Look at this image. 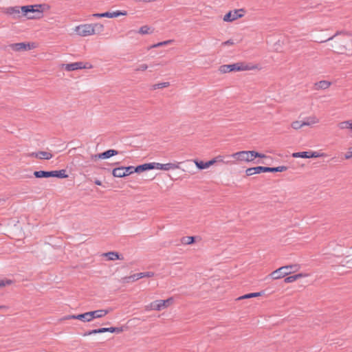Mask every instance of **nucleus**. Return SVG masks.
I'll list each match as a JSON object with an SVG mask.
<instances>
[{"mask_svg":"<svg viewBox=\"0 0 352 352\" xmlns=\"http://www.w3.org/2000/svg\"><path fill=\"white\" fill-rule=\"evenodd\" d=\"M45 4H35L21 6V14L28 19H37L43 16Z\"/></svg>","mask_w":352,"mask_h":352,"instance_id":"obj_1","label":"nucleus"},{"mask_svg":"<svg viewBox=\"0 0 352 352\" xmlns=\"http://www.w3.org/2000/svg\"><path fill=\"white\" fill-rule=\"evenodd\" d=\"M300 266L297 264L283 266L272 272L270 274V276L274 280L279 279L292 273L297 272Z\"/></svg>","mask_w":352,"mask_h":352,"instance_id":"obj_2","label":"nucleus"},{"mask_svg":"<svg viewBox=\"0 0 352 352\" xmlns=\"http://www.w3.org/2000/svg\"><path fill=\"white\" fill-rule=\"evenodd\" d=\"M173 302L172 297L166 300H157L151 302L147 307V309L161 311L168 307Z\"/></svg>","mask_w":352,"mask_h":352,"instance_id":"obj_3","label":"nucleus"},{"mask_svg":"<svg viewBox=\"0 0 352 352\" xmlns=\"http://www.w3.org/2000/svg\"><path fill=\"white\" fill-rule=\"evenodd\" d=\"M250 67L243 63H236L231 65H223L220 66L219 71L223 73H228L233 71H246Z\"/></svg>","mask_w":352,"mask_h":352,"instance_id":"obj_4","label":"nucleus"},{"mask_svg":"<svg viewBox=\"0 0 352 352\" xmlns=\"http://www.w3.org/2000/svg\"><path fill=\"white\" fill-rule=\"evenodd\" d=\"M92 65L88 63H84L83 62H75L69 64H63L62 68L67 72L75 71L81 69L91 68Z\"/></svg>","mask_w":352,"mask_h":352,"instance_id":"obj_5","label":"nucleus"},{"mask_svg":"<svg viewBox=\"0 0 352 352\" xmlns=\"http://www.w3.org/2000/svg\"><path fill=\"white\" fill-rule=\"evenodd\" d=\"M76 33L81 36H87L94 34L92 24H84L76 28Z\"/></svg>","mask_w":352,"mask_h":352,"instance_id":"obj_6","label":"nucleus"},{"mask_svg":"<svg viewBox=\"0 0 352 352\" xmlns=\"http://www.w3.org/2000/svg\"><path fill=\"white\" fill-rule=\"evenodd\" d=\"M244 15V10L243 9L234 10L233 11H230L223 16V21L231 22L234 20H236L239 18H241Z\"/></svg>","mask_w":352,"mask_h":352,"instance_id":"obj_7","label":"nucleus"},{"mask_svg":"<svg viewBox=\"0 0 352 352\" xmlns=\"http://www.w3.org/2000/svg\"><path fill=\"white\" fill-rule=\"evenodd\" d=\"M179 162L177 163H167L160 164L157 162H153L154 169L169 170L179 168Z\"/></svg>","mask_w":352,"mask_h":352,"instance_id":"obj_8","label":"nucleus"},{"mask_svg":"<svg viewBox=\"0 0 352 352\" xmlns=\"http://www.w3.org/2000/svg\"><path fill=\"white\" fill-rule=\"evenodd\" d=\"M249 151H242L236 152L230 155V157L240 161L252 162Z\"/></svg>","mask_w":352,"mask_h":352,"instance_id":"obj_9","label":"nucleus"},{"mask_svg":"<svg viewBox=\"0 0 352 352\" xmlns=\"http://www.w3.org/2000/svg\"><path fill=\"white\" fill-rule=\"evenodd\" d=\"M11 49L16 52L19 51H27L30 50L33 47V44L30 45V43H13L10 45Z\"/></svg>","mask_w":352,"mask_h":352,"instance_id":"obj_10","label":"nucleus"},{"mask_svg":"<svg viewBox=\"0 0 352 352\" xmlns=\"http://www.w3.org/2000/svg\"><path fill=\"white\" fill-rule=\"evenodd\" d=\"M118 153V152L116 150L109 149L103 153L92 155L91 159L95 160L97 159H107L117 155Z\"/></svg>","mask_w":352,"mask_h":352,"instance_id":"obj_11","label":"nucleus"},{"mask_svg":"<svg viewBox=\"0 0 352 352\" xmlns=\"http://www.w3.org/2000/svg\"><path fill=\"white\" fill-rule=\"evenodd\" d=\"M6 14L10 15L13 19H19L23 15L21 14V7L14 6V7H9L6 8Z\"/></svg>","mask_w":352,"mask_h":352,"instance_id":"obj_12","label":"nucleus"},{"mask_svg":"<svg viewBox=\"0 0 352 352\" xmlns=\"http://www.w3.org/2000/svg\"><path fill=\"white\" fill-rule=\"evenodd\" d=\"M260 168L258 170H260V173H266V172H283L287 170V167L285 166H280L277 167H265V166H259Z\"/></svg>","mask_w":352,"mask_h":352,"instance_id":"obj_13","label":"nucleus"},{"mask_svg":"<svg viewBox=\"0 0 352 352\" xmlns=\"http://www.w3.org/2000/svg\"><path fill=\"white\" fill-rule=\"evenodd\" d=\"M109 311L107 309H98L89 311L91 321L95 318H100L105 316L109 314Z\"/></svg>","mask_w":352,"mask_h":352,"instance_id":"obj_14","label":"nucleus"},{"mask_svg":"<svg viewBox=\"0 0 352 352\" xmlns=\"http://www.w3.org/2000/svg\"><path fill=\"white\" fill-rule=\"evenodd\" d=\"M152 169H154V166L153 165V162L152 163H146V164L139 165L135 167V169H134V170H135V173H140L152 170Z\"/></svg>","mask_w":352,"mask_h":352,"instance_id":"obj_15","label":"nucleus"},{"mask_svg":"<svg viewBox=\"0 0 352 352\" xmlns=\"http://www.w3.org/2000/svg\"><path fill=\"white\" fill-rule=\"evenodd\" d=\"M102 256L107 257L109 261H115L117 259L123 258L122 257H121V255L119 254L118 252H109L103 253Z\"/></svg>","mask_w":352,"mask_h":352,"instance_id":"obj_16","label":"nucleus"},{"mask_svg":"<svg viewBox=\"0 0 352 352\" xmlns=\"http://www.w3.org/2000/svg\"><path fill=\"white\" fill-rule=\"evenodd\" d=\"M112 175L116 177H126V173L124 172V166H120L113 168L112 170Z\"/></svg>","mask_w":352,"mask_h":352,"instance_id":"obj_17","label":"nucleus"},{"mask_svg":"<svg viewBox=\"0 0 352 352\" xmlns=\"http://www.w3.org/2000/svg\"><path fill=\"white\" fill-rule=\"evenodd\" d=\"M34 175L36 178H47L52 176V171L38 170L34 171Z\"/></svg>","mask_w":352,"mask_h":352,"instance_id":"obj_18","label":"nucleus"},{"mask_svg":"<svg viewBox=\"0 0 352 352\" xmlns=\"http://www.w3.org/2000/svg\"><path fill=\"white\" fill-rule=\"evenodd\" d=\"M331 85V82L327 80H320L315 84L316 89H326Z\"/></svg>","mask_w":352,"mask_h":352,"instance_id":"obj_19","label":"nucleus"},{"mask_svg":"<svg viewBox=\"0 0 352 352\" xmlns=\"http://www.w3.org/2000/svg\"><path fill=\"white\" fill-rule=\"evenodd\" d=\"M195 162L197 168L199 169H205V168H209L210 166L213 165V161H212V160H209L208 162H204L201 161V162L195 161Z\"/></svg>","mask_w":352,"mask_h":352,"instance_id":"obj_20","label":"nucleus"},{"mask_svg":"<svg viewBox=\"0 0 352 352\" xmlns=\"http://www.w3.org/2000/svg\"><path fill=\"white\" fill-rule=\"evenodd\" d=\"M52 176L58 178H67L68 175L66 174V170L65 169L59 170H52Z\"/></svg>","mask_w":352,"mask_h":352,"instance_id":"obj_21","label":"nucleus"},{"mask_svg":"<svg viewBox=\"0 0 352 352\" xmlns=\"http://www.w3.org/2000/svg\"><path fill=\"white\" fill-rule=\"evenodd\" d=\"M303 276H305V275H304L302 274H298L289 276L286 277L284 279V282L286 283H293V282L296 281V280H298V278L303 277Z\"/></svg>","mask_w":352,"mask_h":352,"instance_id":"obj_22","label":"nucleus"},{"mask_svg":"<svg viewBox=\"0 0 352 352\" xmlns=\"http://www.w3.org/2000/svg\"><path fill=\"white\" fill-rule=\"evenodd\" d=\"M103 333L110 332L120 333L123 331V327H102Z\"/></svg>","mask_w":352,"mask_h":352,"instance_id":"obj_23","label":"nucleus"},{"mask_svg":"<svg viewBox=\"0 0 352 352\" xmlns=\"http://www.w3.org/2000/svg\"><path fill=\"white\" fill-rule=\"evenodd\" d=\"M138 279H139V277L137 276V274H135L122 278V282L123 283H129L131 282H134L135 280H138Z\"/></svg>","mask_w":352,"mask_h":352,"instance_id":"obj_24","label":"nucleus"},{"mask_svg":"<svg viewBox=\"0 0 352 352\" xmlns=\"http://www.w3.org/2000/svg\"><path fill=\"white\" fill-rule=\"evenodd\" d=\"M78 320L82 322H91V320L89 311L81 314H78Z\"/></svg>","mask_w":352,"mask_h":352,"instance_id":"obj_25","label":"nucleus"},{"mask_svg":"<svg viewBox=\"0 0 352 352\" xmlns=\"http://www.w3.org/2000/svg\"><path fill=\"white\" fill-rule=\"evenodd\" d=\"M92 28H93V30H94V34H100L104 30L103 25L101 23H98L92 24Z\"/></svg>","mask_w":352,"mask_h":352,"instance_id":"obj_26","label":"nucleus"},{"mask_svg":"<svg viewBox=\"0 0 352 352\" xmlns=\"http://www.w3.org/2000/svg\"><path fill=\"white\" fill-rule=\"evenodd\" d=\"M260 168L259 166L252 167L247 168L245 170V173L247 176H251L254 174H259L260 170H258V169Z\"/></svg>","mask_w":352,"mask_h":352,"instance_id":"obj_27","label":"nucleus"},{"mask_svg":"<svg viewBox=\"0 0 352 352\" xmlns=\"http://www.w3.org/2000/svg\"><path fill=\"white\" fill-rule=\"evenodd\" d=\"M169 85H170V83L168 82L157 83V84L153 85L151 87V89L155 90L157 89H162V88L168 87Z\"/></svg>","mask_w":352,"mask_h":352,"instance_id":"obj_28","label":"nucleus"},{"mask_svg":"<svg viewBox=\"0 0 352 352\" xmlns=\"http://www.w3.org/2000/svg\"><path fill=\"white\" fill-rule=\"evenodd\" d=\"M304 123H306L305 126H311L312 124H316L319 122V120L316 116L309 117L306 119L305 121H303Z\"/></svg>","mask_w":352,"mask_h":352,"instance_id":"obj_29","label":"nucleus"},{"mask_svg":"<svg viewBox=\"0 0 352 352\" xmlns=\"http://www.w3.org/2000/svg\"><path fill=\"white\" fill-rule=\"evenodd\" d=\"M52 157V154L49 152L38 151V159L50 160Z\"/></svg>","mask_w":352,"mask_h":352,"instance_id":"obj_30","label":"nucleus"},{"mask_svg":"<svg viewBox=\"0 0 352 352\" xmlns=\"http://www.w3.org/2000/svg\"><path fill=\"white\" fill-rule=\"evenodd\" d=\"M155 274L153 272H140L137 273V276L139 277V279L142 278H150L154 276Z\"/></svg>","mask_w":352,"mask_h":352,"instance_id":"obj_31","label":"nucleus"},{"mask_svg":"<svg viewBox=\"0 0 352 352\" xmlns=\"http://www.w3.org/2000/svg\"><path fill=\"white\" fill-rule=\"evenodd\" d=\"M351 120L343 121V122H341L339 123L338 126L340 129H351Z\"/></svg>","mask_w":352,"mask_h":352,"instance_id":"obj_32","label":"nucleus"},{"mask_svg":"<svg viewBox=\"0 0 352 352\" xmlns=\"http://www.w3.org/2000/svg\"><path fill=\"white\" fill-rule=\"evenodd\" d=\"M249 153L250 154L251 160L253 161L254 157H260V158H264L266 156L264 154L258 153L254 151H249Z\"/></svg>","mask_w":352,"mask_h":352,"instance_id":"obj_33","label":"nucleus"},{"mask_svg":"<svg viewBox=\"0 0 352 352\" xmlns=\"http://www.w3.org/2000/svg\"><path fill=\"white\" fill-rule=\"evenodd\" d=\"M261 296V292H256V293H250L245 295H243L242 296H240L237 298V300H242L245 298H250L252 297H257Z\"/></svg>","mask_w":352,"mask_h":352,"instance_id":"obj_34","label":"nucleus"},{"mask_svg":"<svg viewBox=\"0 0 352 352\" xmlns=\"http://www.w3.org/2000/svg\"><path fill=\"white\" fill-rule=\"evenodd\" d=\"M308 151H303V152H297L294 153L292 154V157L297 158V157H301V158H308Z\"/></svg>","mask_w":352,"mask_h":352,"instance_id":"obj_35","label":"nucleus"},{"mask_svg":"<svg viewBox=\"0 0 352 352\" xmlns=\"http://www.w3.org/2000/svg\"><path fill=\"white\" fill-rule=\"evenodd\" d=\"M138 32L141 34H147L152 33V31H151L150 27L148 25H144L140 28Z\"/></svg>","mask_w":352,"mask_h":352,"instance_id":"obj_36","label":"nucleus"},{"mask_svg":"<svg viewBox=\"0 0 352 352\" xmlns=\"http://www.w3.org/2000/svg\"><path fill=\"white\" fill-rule=\"evenodd\" d=\"M182 242L184 244L190 245L195 242V237L194 236H185L183 237L182 239Z\"/></svg>","mask_w":352,"mask_h":352,"instance_id":"obj_37","label":"nucleus"},{"mask_svg":"<svg viewBox=\"0 0 352 352\" xmlns=\"http://www.w3.org/2000/svg\"><path fill=\"white\" fill-rule=\"evenodd\" d=\"M307 124L306 123H304V122H300L299 121H294L292 123L291 126L294 129H299L301 127L305 126Z\"/></svg>","mask_w":352,"mask_h":352,"instance_id":"obj_38","label":"nucleus"},{"mask_svg":"<svg viewBox=\"0 0 352 352\" xmlns=\"http://www.w3.org/2000/svg\"><path fill=\"white\" fill-rule=\"evenodd\" d=\"M134 169H135V167L132 166L126 167L124 166V172L126 173V176L130 175L132 173H135V170H134Z\"/></svg>","mask_w":352,"mask_h":352,"instance_id":"obj_39","label":"nucleus"},{"mask_svg":"<svg viewBox=\"0 0 352 352\" xmlns=\"http://www.w3.org/2000/svg\"><path fill=\"white\" fill-rule=\"evenodd\" d=\"M126 12L124 11V12H121V11H119V10H117L116 12H110V18H113V17H118L119 16H121V15H126Z\"/></svg>","mask_w":352,"mask_h":352,"instance_id":"obj_40","label":"nucleus"},{"mask_svg":"<svg viewBox=\"0 0 352 352\" xmlns=\"http://www.w3.org/2000/svg\"><path fill=\"white\" fill-rule=\"evenodd\" d=\"M212 161H213V164L217 162L228 163V161H224V157L221 155H218L214 157L213 159H212Z\"/></svg>","mask_w":352,"mask_h":352,"instance_id":"obj_41","label":"nucleus"},{"mask_svg":"<svg viewBox=\"0 0 352 352\" xmlns=\"http://www.w3.org/2000/svg\"><path fill=\"white\" fill-rule=\"evenodd\" d=\"M148 66L146 64H140L135 69V72H144L148 69Z\"/></svg>","mask_w":352,"mask_h":352,"instance_id":"obj_42","label":"nucleus"},{"mask_svg":"<svg viewBox=\"0 0 352 352\" xmlns=\"http://www.w3.org/2000/svg\"><path fill=\"white\" fill-rule=\"evenodd\" d=\"M92 16L94 17H97V18H101V17L110 18V12H106L104 13H96V14H94Z\"/></svg>","mask_w":352,"mask_h":352,"instance_id":"obj_43","label":"nucleus"},{"mask_svg":"<svg viewBox=\"0 0 352 352\" xmlns=\"http://www.w3.org/2000/svg\"><path fill=\"white\" fill-rule=\"evenodd\" d=\"M171 43V41H163V42H160V43H156V44H154L153 45L151 46V48H155V47H158L160 46H162V45H166L168 43Z\"/></svg>","mask_w":352,"mask_h":352,"instance_id":"obj_44","label":"nucleus"},{"mask_svg":"<svg viewBox=\"0 0 352 352\" xmlns=\"http://www.w3.org/2000/svg\"><path fill=\"white\" fill-rule=\"evenodd\" d=\"M308 158H316L320 156V155L315 151H308Z\"/></svg>","mask_w":352,"mask_h":352,"instance_id":"obj_45","label":"nucleus"},{"mask_svg":"<svg viewBox=\"0 0 352 352\" xmlns=\"http://www.w3.org/2000/svg\"><path fill=\"white\" fill-rule=\"evenodd\" d=\"M344 158L346 160H349L352 158V146H351L348 151L344 154Z\"/></svg>","mask_w":352,"mask_h":352,"instance_id":"obj_46","label":"nucleus"},{"mask_svg":"<svg viewBox=\"0 0 352 352\" xmlns=\"http://www.w3.org/2000/svg\"><path fill=\"white\" fill-rule=\"evenodd\" d=\"M65 320H70V319H77L78 320V315H69L64 318Z\"/></svg>","mask_w":352,"mask_h":352,"instance_id":"obj_47","label":"nucleus"},{"mask_svg":"<svg viewBox=\"0 0 352 352\" xmlns=\"http://www.w3.org/2000/svg\"><path fill=\"white\" fill-rule=\"evenodd\" d=\"M91 333H92V334L102 333H103V330H102V328L93 329V330H91Z\"/></svg>","mask_w":352,"mask_h":352,"instance_id":"obj_48","label":"nucleus"},{"mask_svg":"<svg viewBox=\"0 0 352 352\" xmlns=\"http://www.w3.org/2000/svg\"><path fill=\"white\" fill-rule=\"evenodd\" d=\"M234 44V42L232 40L230 39V40H228L225 42H223L222 43L223 45H233Z\"/></svg>","mask_w":352,"mask_h":352,"instance_id":"obj_49","label":"nucleus"},{"mask_svg":"<svg viewBox=\"0 0 352 352\" xmlns=\"http://www.w3.org/2000/svg\"><path fill=\"white\" fill-rule=\"evenodd\" d=\"M29 157H34L38 158V152H32L28 154Z\"/></svg>","mask_w":352,"mask_h":352,"instance_id":"obj_50","label":"nucleus"},{"mask_svg":"<svg viewBox=\"0 0 352 352\" xmlns=\"http://www.w3.org/2000/svg\"><path fill=\"white\" fill-rule=\"evenodd\" d=\"M95 184L98 185V186H101L102 185V182L101 181L98 180V179H96L95 182H94Z\"/></svg>","mask_w":352,"mask_h":352,"instance_id":"obj_51","label":"nucleus"},{"mask_svg":"<svg viewBox=\"0 0 352 352\" xmlns=\"http://www.w3.org/2000/svg\"><path fill=\"white\" fill-rule=\"evenodd\" d=\"M90 335H92L91 330L87 332H85L83 336H90Z\"/></svg>","mask_w":352,"mask_h":352,"instance_id":"obj_52","label":"nucleus"},{"mask_svg":"<svg viewBox=\"0 0 352 352\" xmlns=\"http://www.w3.org/2000/svg\"><path fill=\"white\" fill-rule=\"evenodd\" d=\"M160 65V63H153V64L151 65V66L154 67V66H158Z\"/></svg>","mask_w":352,"mask_h":352,"instance_id":"obj_53","label":"nucleus"},{"mask_svg":"<svg viewBox=\"0 0 352 352\" xmlns=\"http://www.w3.org/2000/svg\"><path fill=\"white\" fill-rule=\"evenodd\" d=\"M3 285H4V283L3 282H1L0 283V287L3 286Z\"/></svg>","mask_w":352,"mask_h":352,"instance_id":"obj_54","label":"nucleus"},{"mask_svg":"<svg viewBox=\"0 0 352 352\" xmlns=\"http://www.w3.org/2000/svg\"><path fill=\"white\" fill-rule=\"evenodd\" d=\"M3 307H3V306H0V309L3 308Z\"/></svg>","mask_w":352,"mask_h":352,"instance_id":"obj_55","label":"nucleus"},{"mask_svg":"<svg viewBox=\"0 0 352 352\" xmlns=\"http://www.w3.org/2000/svg\"><path fill=\"white\" fill-rule=\"evenodd\" d=\"M1 72V71L0 70V72Z\"/></svg>","mask_w":352,"mask_h":352,"instance_id":"obj_56","label":"nucleus"}]
</instances>
